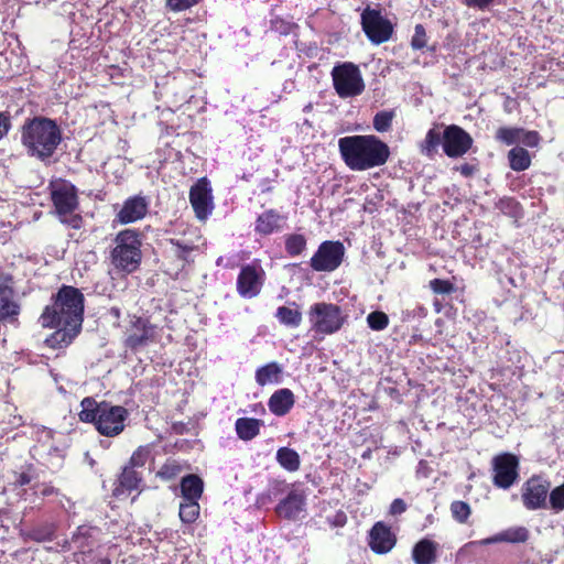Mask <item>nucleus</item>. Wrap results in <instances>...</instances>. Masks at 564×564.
Listing matches in <instances>:
<instances>
[{
	"label": "nucleus",
	"instance_id": "1",
	"mask_svg": "<svg viewBox=\"0 0 564 564\" xmlns=\"http://www.w3.org/2000/svg\"><path fill=\"white\" fill-rule=\"evenodd\" d=\"M52 301L41 314L43 326L56 328L45 339V345L53 349L64 348L82 332L85 296L79 289L63 284Z\"/></svg>",
	"mask_w": 564,
	"mask_h": 564
},
{
	"label": "nucleus",
	"instance_id": "2",
	"mask_svg": "<svg viewBox=\"0 0 564 564\" xmlns=\"http://www.w3.org/2000/svg\"><path fill=\"white\" fill-rule=\"evenodd\" d=\"M338 150L351 171H367L384 165L390 158L389 145L375 134L340 138Z\"/></svg>",
	"mask_w": 564,
	"mask_h": 564
},
{
	"label": "nucleus",
	"instance_id": "3",
	"mask_svg": "<svg viewBox=\"0 0 564 564\" xmlns=\"http://www.w3.org/2000/svg\"><path fill=\"white\" fill-rule=\"evenodd\" d=\"M80 406L79 420L84 423H93L99 434L115 437L124 430L128 417L126 408L107 401L97 402L91 397L84 398Z\"/></svg>",
	"mask_w": 564,
	"mask_h": 564
},
{
	"label": "nucleus",
	"instance_id": "4",
	"mask_svg": "<svg viewBox=\"0 0 564 564\" xmlns=\"http://www.w3.org/2000/svg\"><path fill=\"white\" fill-rule=\"evenodd\" d=\"M47 189L52 202L53 215L64 226L79 230L84 225V218L78 213V188L67 180L53 178L50 181Z\"/></svg>",
	"mask_w": 564,
	"mask_h": 564
},
{
	"label": "nucleus",
	"instance_id": "5",
	"mask_svg": "<svg viewBox=\"0 0 564 564\" xmlns=\"http://www.w3.org/2000/svg\"><path fill=\"white\" fill-rule=\"evenodd\" d=\"M138 229H123L115 237V247L110 251V262L119 271L132 273L142 260V239Z\"/></svg>",
	"mask_w": 564,
	"mask_h": 564
},
{
	"label": "nucleus",
	"instance_id": "6",
	"mask_svg": "<svg viewBox=\"0 0 564 564\" xmlns=\"http://www.w3.org/2000/svg\"><path fill=\"white\" fill-rule=\"evenodd\" d=\"M123 346L132 352H138L159 339V327L150 318L137 314L129 315L124 329Z\"/></svg>",
	"mask_w": 564,
	"mask_h": 564
},
{
	"label": "nucleus",
	"instance_id": "7",
	"mask_svg": "<svg viewBox=\"0 0 564 564\" xmlns=\"http://www.w3.org/2000/svg\"><path fill=\"white\" fill-rule=\"evenodd\" d=\"M308 319L312 330L322 335H332L338 332L346 322L340 306L326 302L313 304L308 310Z\"/></svg>",
	"mask_w": 564,
	"mask_h": 564
},
{
	"label": "nucleus",
	"instance_id": "8",
	"mask_svg": "<svg viewBox=\"0 0 564 564\" xmlns=\"http://www.w3.org/2000/svg\"><path fill=\"white\" fill-rule=\"evenodd\" d=\"M333 86L340 98L359 96L365 90V82L359 67L351 62H344L332 69Z\"/></svg>",
	"mask_w": 564,
	"mask_h": 564
},
{
	"label": "nucleus",
	"instance_id": "9",
	"mask_svg": "<svg viewBox=\"0 0 564 564\" xmlns=\"http://www.w3.org/2000/svg\"><path fill=\"white\" fill-rule=\"evenodd\" d=\"M62 140L61 128L54 120L37 117V160L46 165L55 163L57 159L52 158Z\"/></svg>",
	"mask_w": 564,
	"mask_h": 564
},
{
	"label": "nucleus",
	"instance_id": "10",
	"mask_svg": "<svg viewBox=\"0 0 564 564\" xmlns=\"http://www.w3.org/2000/svg\"><path fill=\"white\" fill-rule=\"evenodd\" d=\"M361 28L368 40L373 44L388 42L393 34L392 22L381 10L369 6L361 12Z\"/></svg>",
	"mask_w": 564,
	"mask_h": 564
},
{
	"label": "nucleus",
	"instance_id": "11",
	"mask_svg": "<svg viewBox=\"0 0 564 564\" xmlns=\"http://www.w3.org/2000/svg\"><path fill=\"white\" fill-rule=\"evenodd\" d=\"M345 257V247L340 241L325 240L310 260L316 272H333L340 267Z\"/></svg>",
	"mask_w": 564,
	"mask_h": 564
},
{
	"label": "nucleus",
	"instance_id": "12",
	"mask_svg": "<svg viewBox=\"0 0 564 564\" xmlns=\"http://www.w3.org/2000/svg\"><path fill=\"white\" fill-rule=\"evenodd\" d=\"M551 481L540 475H532L521 487V500L527 510L547 508Z\"/></svg>",
	"mask_w": 564,
	"mask_h": 564
},
{
	"label": "nucleus",
	"instance_id": "13",
	"mask_svg": "<svg viewBox=\"0 0 564 564\" xmlns=\"http://www.w3.org/2000/svg\"><path fill=\"white\" fill-rule=\"evenodd\" d=\"M492 484L509 489L519 478V458L512 453H501L492 458Z\"/></svg>",
	"mask_w": 564,
	"mask_h": 564
},
{
	"label": "nucleus",
	"instance_id": "14",
	"mask_svg": "<svg viewBox=\"0 0 564 564\" xmlns=\"http://www.w3.org/2000/svg\"><path fill=\"white\" fill-rule=\"evenodd\" d=\"M471 135L457 124H449L443 131V151L448 158H460L473 147Z\"/></svg>",
	"mask_w": 564,
	"mask_h": 564
},
{
	"label": "nucleus",
	"instance_id": "15",
	"mask_svg": "<svg viewBox=\"0 0 564 564\" xmlns=\"http://www.w3.org/2000/svg\"><path fill=\"white\" fill-rule=\"evenodd\" d=\"M189 203L195 216L204 220L213 210V189L206 176L200 177L189 189Z\"/></svg>",
	"mask_w": 564,
	"mask_h": 564
},
{
	"label": "nucleus",
	"instance_id": "16",
	"mask_svg": "<svg viewBox=\"0 0 564 564\" xmlns=\"http://www.w3.org/2000/svg\"><path fill=\"white\" fill-rule=\"evenodd\" d=\"M263 270L256 264L242 265L237 276V292L245 299L257 296L263 284Z\"/></svg>",
	"mask_w": 564,
	"mask_h": 564
},
{
	"label": "nucleus",
	"instance_id": "17",
	"mask_svg": "<svg viewBox=\"0 0 564 564\" xmlns=\"http://www.w3.org/2000/svg\"><path fill=\"white\" fill-rule=\"evenodd\" d=\"M149 199L145 196H130L123 202L113 221L119 225H128L142 220L149 212Z\"/></svg>",
	"mask_w": 564,
	"mask_h": 564
},
{
	"label": "nucleus",
	"instance_id": "18",
	"mask_svg": "<svg viewBox=\"0 0 564 564\" xmlns=\"http://www.w3.org/2000/svg\"><path fill=\"white\" fill-rule=\"evenodd\" d=\"M397 544V535L382 521L376 522L368 534V545L376 554H387Z\"/></svg>",
	"mask_w": 564,
	"mask_h": 564
},
{
	"label": "nucleus",
	"instance_id": "19",
	"mask_svg": "<svg viewBox=\"0 0 564 564\" xmlns=\"http://www.w3.org/2000/svg\"><path fill=\"white\" fill-rule=\"evenodd\" d=\"M143 487L144 479L142 473L126 465L117 478L112 496L120 498L121 496L130 495L132 491L141 492Z\"/></svg>",
	"mask_w": 564,
	"mask_h": 564
},
{
	"label": "nucleus",
	"instance_id": "20",
	"mask_svg": "<svg viewBox=\"0 0 564 564\" xmlns=\"http://www.w3.org/2000/svg\"><path fill=\"white\" fill-rule=\"evenodd\" d=\"M98 529L95 527L79 525L72 536V543L76 547L74 553L75 561L80 563L83 557L91 554L96 544L95 532Z\"/></svg>",
	"mask_w": 564,
	"mask_h": 564
},
{
	"label": "nucleus",
	"instance_id": "21",
	"mask_svg": "<svg viewBox=\"0 0 564 564\" xmlns=\"http://www.w3.org/2000/svg\"><path fill=\"white\" fill-rule=\"evenodd\" d=\"M286 221V217L271 208L261 213L254 223V231L260 236H269L280 231Z\"/></svg>",
	"mask_w": 564,
	"mask_h": 564
},
{
	"label": "nucleus",
	"instance_id": "22",
	"mask_svg": "<svg viewBox=\"0 0 564 564\" xmlns=\"http://www.w3.org/2000/svg\"><path fill=\"white\" fill-rule=\"evenodd\" d=\"M305 505V497L299 490H291L288 496L282 499L275 507V512L279 517L295 520L303 511Z\"/></svg>",
	"mask_w": 564,
	"mask_h": 564
},
{
	"label": "nucleus",
	"instance_id": "23",
	"mask_svg": "<svg viewBox=\"0 0 564 564\" xmlns=\"http://www.w3.org/2000/svg\"><path fill=\"white\" fill-rule=\"evenodd\" d=\"M440 544L429 538L419 540L412 547L411 556L415 564H436Z\"/></svg>",
	"mask_w": 564,
	"mask_h": 564
},
{
	"label": "nucleus",
	"instance_id": "24",
	"mask_svg": "<svg viewBox=\"0 0 564 564\" xmlns=\"http://www.w3.org/2000/svg\"><path fill=\"white\" fill-rule=\"evenodd\" d=\"M294 403V393L288 388H282L271 394L268 406L270 412L275 416H284L291 411Z\"/></svg>",
	"mask_w": 564,
	"mask_h": 564
},
{
	"label": "nucleus",
	"instance_id": "25",
	"mask_svg": "<svg viewBox=\"0 0 564 564\" xmlns=\"http://www.w3.org/2000/svg\"><path fill=\"white\" fill-rule=\"evenodd\" d=\"M183 500L198 501L204 492V481L196 474L184 476L180 484Z\"/></svg>",
	"mask_w": 564,
	"mask_h": 564
},
{
	"label": "nucleus",
	"instance_id": "26",
	"mask_svg": "<svg viewBox=\"0 0 564 564\" xmlns=\"http://www.w3.org/2000/svg\"><path fill=\"white\" fill-rule=\"evenodd\" d=\"M274 316L281 325L290 328H297L303 319L302 312L295 302L279 306Z\"/></svg>",
	"mask_w": 564,
	"mask_h": 564
},
{
	"label": "nucleus",
	"instance_id": "27",
	"mask_svg": "<svg viewBox=\"0 0 564 564\" xmlns=\"http://www.w3.org/2000/svg\"><path fill=\"white\" fill-rule=\"evenodd\" d=\"M263 421L254 417H239L235 422L237 436L245 442L251 441L260 434Z\"/></svg>",
	"mask_w": 564,
	"mask_h": 564
},
{
	"label": "nucleus",
	"instance_id": "28",
	"mask_svg": "<svg viewBox=\"0 0 564 564\" xmlns=\"http://www.w3.org/2000/svg\"><path fill=\"white\" fill-rule=\"evenodd\" d=\"M441 144L443 145V132H441L438 126H435L426 132L420 144V151L424 156L434 159Z\"/></svg>",
	"mask_w": 564,
	"mask_h": 564
},
{
	"label": "nucleus",
	"instance_id": "29",
	"mask_svg": "<svg viewBox=\"0 0 564 564\" xmlns=\"http://www.w3.org/2000/svg\"><path fill=\"white\" fill-rule=\"evenodd\" d=\"M282 372V367L278 362L271 361L257 369L256 382L261 387L279 383L281 381Z\"/></svg>",
	"mask_w": 564,
	"mask_h": 564
},
{
	"label": "nucleus",
	"instance_id": "30",
	"mask_svg": "<svg viewBox=\"0 0 564 564\" xmlns=\"http://www.w3.org/2000/svg\"><path fill=\"white\" fill-rule=\"evenodd\" d=\"M275 459L278 464L289 473H295L301 467V457L299 453L286 446L280 447L276 451Z\"/></svg>",
	"mask_w": 564,
	"mask_h": 564
},
{
	"label": "nucleus",
	"instance_id": "31",
	"mask_svg": "<svg viewBox=\"0 0 564 564\" xmlns=\"http://www.w3.org/2000/svg\"><path fill=\"white\" fill-rule=\"evenodd\" d=\"M529 539V531L524 527L509 528L499 532L495 536L486 540V543L508 542V543H524Z\"/></svg>",
	"mask_w": 564,
	"mask_h": 564
},
{
	"label": "nucleus",
	"instance_id": "32",
	"mask_svg": "<svg viewBox=\"0 0 564 564\" xmlns=\"http://www.w3.org/2000/svg\"><path fill=\"white\" fill-rule=\"evenodd\" d=\"M19 314V306L13 301V291L7 285H0V318H13Z\"/></svg>",
	"mask_w": 564,
	"mask_h": 564
},
{
	"label": "nucleus",
	"instance_id": "33",
	"mask_svg": "<svg viewBox=\"0 0 564 564\" xmlns=\"http://www.w3.org/2000/svg\"><path fill=\"white\" fill-rule=\"evenodd\" d=\"M510 169L516 172H522L530 167L531 156L528 150L521 147H514L508 152Z\"/></svg>",
	"mask_w": 564,
	"mask_h": 564
},
{
	"label": "nucleus",
	"instance_id": "34",
	"mask_svg": "<svg viewBox=\"0 0 564 564\" xmlns=\"http://www.w3.org/2000/svg\"><path fill=\"white\" fill-rule=\"evenodd\" d=\"M169 243L172 246V256L176 258L177 260L182 261V267L186 263L192 262L191 254L193 251H195L197 248L192 242H184L178 239L171 238L169 239Z\"/></svg>",
	"mask_w": 564,
	"mask_h": 564
},
{
	"label": "nucleus",
	"instance_id": "35",
	"mask_svg": "<svg viewBox=\"0 0 564 564\" xmlns=\"http://www.w3.org/2000/svg\"><path fill=\"white\" fill-rule=\"evenodd\" d=\"M496 208L503 215L518 220L523 215L521 204L514 197L505 196L496 203Z\"/></svg>",
	"mask_w": 564,
	"mask_h": 564
},
{
	"label": "nucleus",
	"instance_id": "36",
	"mask_svg": "<svg viewBox=\"0 0 564 564\" xmlns=\"http://www.w3.org/2000/svg\"><path fill=\"white\" fill-rule=\"evenodd\" d=\"M307 240L302 234H290L284 237V248L290 257L300 256L306 249Z\"/></svg>",
	"mask_w": 564,
	"mask_h": 564
},
{
	"label": "nucleus",
	"instance_id": "37",
	"mask_svg": "<svg viewBox=\"0 0 564 564\" xmlns=\"http://www.w3.org/2000/svg\"><path fill=\"white\" fill-rule=\"evenodd\" d=\"M200 507L196 500H183L180 503V519L183 523L192 524L199 517Z\"/></svg>",
	"mask_w": 564,
	"mask_h": 564
},
{
	"label": "nucleus",
	"instance_id": "38",
	"mask_svg": "<svg viewBox=\"0 0 564 564\" xmlns=\"http://www.w3.org/2000/svg\"><path fill=\"white\" fill-rule=\"evenodd\" d=\"M523 132V128L519 127H500L495 133L496 141L505 145H513L520 141V133Z\"/></svg>",
	"mask_w": 564,
	"mask_h": 564
},
{
	"label": "nucleus",
	"instance_id": "39",
	"mask_svg": "<svg viewBox=\"0 0 564 564\" xmlns=\"http://www.w3.org/2000/svg\"><path fill=\"white\" fill-rule=\"evenodd\" d=\"M21 141L28 149V153L35 155V118H29L21 131Z\"/></svg>",
	"mask_w": 564,
	"mask_h": 564
},
{
	"label": "nucleus",
	"instance_id": "40",
	"mask_svg": "<svg viewBox=\"0 0 564 564\" xmlns=\"http://www.w3.org/2000/svg\"><path fill=\"white\" fill-rule=\"evenodd\" d=\"M451 513L458 523H466L471 514V508L466 501L455 500L451 503Z\"/></svg>",
	"mask_w": 564,
	"mask_h": 564
},
{
	"label": "nucleus",
	"instance_id": "41",
	"mask_svg": "<svg viewBox=\"0 0 564 564\" xmlns=\"http://www.w3.org/2000/svg\"><path fill=\"white\" fill-rule=\"evenodd\" d=\"M393 118L394 111L392 110H382L377 112L372 121L375 130L378 132H387L392 126Z\"/></svg>",
	"mask_w": 564,
	"mask_h": 564
},
{
	"label": "nucleus",
	"instance_id": "42",
	"mask_svg": "<svg viewBox=\"0 0 564 564\" xmlns=\"http://www.w3.org/2000/svg\"><path fill=\"white\" fill-rule=\"evenodd\" d=\"M151 451L149 446H139L131 455L127 466L133 469L142 468L150 457Z\"/></svg>",
	"mask_w": 564,
	"mask_h": 564
},
{
	"label": "nucleus",
	"instance_id": "43",
	"mask_svg": "<svg viewBox=\"0 0 564 564\" xmlns=\"http://www.w3.org/2000/svg\"><path fill=\"white\" fill-rule=\"evenodd\" d=\"M367 323L369 328L372 330L379 332L383 330L389 325V317L388 315L382 311H375L368 314L367 316Z\"/></svg>",
	"mask_w": 564,
	"mask_h": 564
},
{
	"label": "nucleus",
	"instance_id": "44",
	"mask_svg": "<svg viewBox=\"0 0 564 564\" xmlns=\"http://www.w3.org/2000/svg\"><path fill=\"white\" fill-rule=\"evenodd\" d=\"M182 471L181 465L176 460L167 459L159 469L158 477L163 480H172Z\"/></svg>",
	"mask_w": 564,
	"mask_h": 564
},
{
	"label": "nucleus",
	"instance_id": "45",
	"mask_svg": "<svg viewBox=\"0 0 564 564\" xmlns=\"http://www.w3.org/2000/svg\"><path fill=\"white\" fill-rule=\"evenodd\" d=\"M430 289L435 294H452L456 291L455 285L449 280L444 279H433L430 281Z\"/></svg>",
	"mask_w": 564,
	"mask_h": 564
},
{
	"label": "nucleus",
	"instance_id": "46",
	"mask_svg": "<svg viewBox=\"0 0 564 564\" xmlns=\"http://www.w3.org/2000/svg\"><path fill=\"white\" fill-rule=\"evenodd\" d=\"M550 507L555 511L564 509V482L549 492Z\"/></svg>",
	"mask_w": 564,
	"mask_h": 564
},
{
	"label": "nucleus",
	"instance_id": "47",
	"mask_svg": "<svg viewBox=\"0 0 564 564\" xmlns=\"http://www.w3.org/2000/svg\"><path fill=\"white\" fill-rule=\"evenodd\" d=\"M427 44V35L425 28L422 24H416L414 34L411 39V46L413 50H423Z\"/></svg>",
	"mask_w": 564,
	"mask_h": 564
},
{
	"label": "nucleus",
	"instance_id": "48",
	"mask_svg": "<svg viewBox=\"0 0 564 564\" xmlns=\"http://www.w3.org/2000/svg\"><path fill=\"white\" fill-rule=\"evenodd\" d=\"M525 147L529 148H536L541 142V135L535 130H525L523 129V132L520 133V141Z\"/></svg>",
	"mask_w": 564,
	"mask_h": 564
},
{
	"label": "nucleus",
	"instance_id": "49",
	"mask_svg": "<svg viewBox=\"0 0 564 564\" xmlns=\"http://www.w3.org/2000/svg\"><path fill=\"white\" fill-rule=\"evenodd\" d=\"M288 488V484L284 480L274 479L269 484L267 495L269 498H275L282 495Z\"/></svg>",
	"mask_w": 564,
	"mask_h": 564
},
{
	"label": "nucleus",
	"instance_id": "50",
	"mask_svg": "<svg viewBox=\"0 0 564 564\" xmlns=\"http://www.w3.org/2000/svg\"><path fill=\"white\" fill-rule=\"evenodd\" d=\"M11 119L6 112H0V141L9 133Z\"/></svg>",
	"mask_w": 564,
	"mask_h": 564
},
{
	"label": "nucleus",
	"instance_id": "51",
	"mask_svg": "<svg viewBox=\"0 0 564 564\" xmlns=\"http://www.w3.org/2000/svg\"><path fill=\"white\" fill-rule=\"evenodd\" d=\"M405 510H406V503L401 498L394 499L392 501V503L390 505V513L392 516L402 514L403 512H405Z\"/></svg>",
	"mask_w": 564,
	"mask_h": 564
},
{
	"label": "nucleus",
	"instance_id": "52",
	"mask_svg": "<svg viewBox=\"0 0 564 564\" xmlns=\"http://www.w3.org/2000/svg\"><path fill=\"white\" fill-rule=\"evenodd\" d=\"M196 2H166L165 8L167 11L181 12L191 8Z\"/></svg>",
	"mask_w": 564,
	"mask_h": 564
},
{
	"label": "nucleus",
	"instance_id": "53",
	"mask_svg": "<svg viewBox=\"0 0 564 564\" xmlns=\"http://www.w3.org/2000/svg\"><path fill=\"white\" fill-rule=\"evenodd\" d=\"M464 177H471L477 172V165L470 163H464L455 167Z\"/></svg>",
	"mask_w": 564,
	"mask_h": 564
},
{
	"label": "nucleus",
	"instance_id": "54",
	"mask_svg": "<svg viewBox=\"0 0 564 564\" xmlns=\"http://www.w3.org/2000/svg\"><path fill=\"white\" fill-rule=\"evenodd\" d=\"M55 525H48L45 531H41L37 529V541L40 540H52L55 534Z\"/></svg>",
	"mask_w": 564,
	"mask_h": 564
},
{
	"label": "nucleus",
	"instance_id": "55",
	"mask_svg": "<svg viewBox=\"0 0 564 564\" xmlns=\"http://www.w3.org/2000/svg\"><path fill=\"white\" fill-rule=\"evenodd\" d=\"M82 564H111V560L108 556L95 558L91 557V554L87 557H83L80 561Z\"/></svg>",
	"mask_w": 564,
	"mask_h": 564
},
{
	"label": "nucleus",
	"instance_id": "56",
	"mask_svg": "<svg viewBox=\"0 0 564 564\" xmlns=\"http://www.w3.org/2000/svg\"><path fill=\"white\" fill-rule=\"evenodd\" d=\"M41 495L43 497H50V496H58V489H56L55 487L51 486V485H43L42 489H41Z\"/></svg>",
	"mask_w": 564,
	"mask_h": 564
},
{
	"label": "nucleus",
	"instance_id": "57",
	"mask_svg": "<svg viewBox=\"0 0 564 564\" xmlns=\"http://www.w3.org/2000/svg\"><path fill=\"white\" fill-rule=\"evenodd\" d=\"M347 521V517L343 511H338L335 516V520L333 522L336 527H343Z\"/></svg>",
	"mask_w": 564,
	"mask_h": 564
},
{
	"label": "nucleus",
	"instance_id": "58",
	"mask_svg": "<svg viewBox=\"0 0 564 564\" xmlns=\"http://www.w3.org/2000/svg\"><path fill=\"white\" fill-rule=\"evenodd\" d=\"M490 2H482V1H479V2H467L468 6H477L478 8L480 9H485L486 7H488Z\"/></svg>",
	"mask_w": 564,
	"mask_h": 564
},
{
	"label": "nucleus",
	"instance_id": "59",
	"mask_svg": "<svg viewBox=\"0 0 564 564\" xmlns=\"http://www.w3.org/2000/svg\"><path fill=\"white\" fill-rule=\"evenodd\" d=\"M112 312L115 313L116 316H119V310L118 308H112Z\"/></svg>",
	"mask_w": 564,
	"mask_h": 564
}]
</instances>
